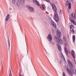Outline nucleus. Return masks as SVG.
Listing matches in <instances>:
<instances>
[{
    "label": "nucleus",
    "mask_w": 76,
    "mask_h": 76,
    "mask_svg": "<svg viewBox=\"0 0 76 76\" xmlns=\"http://www.w3.org/2000/svg\"><path fill=\"white\" fill-rule=\"evenodd\" d=\"M25 1L24 0H20V3L21 4H23V3H24V2Z\"/></svg>",
    "instance_id": "23"
},
{
    "label": "nucleus",
    "mask_w": 76,
    "mask_h": 76,
    "mask_svg": "<svg viewBox=\"0 0 76 76\" xmlns=\"http://www.w3.org/2000/svg\"><path fill=\"white\" fill-rule=\"evenodd\" d=\"M71 17L73 18V19H76V15L75 14L73 15V14L72 13L71 14Z\"/></svg>",
    "instance_id": "14"
},
{
    "label": "nucleus",
    "mask_w": 76,
    "mask_h": 76,
    "mask_svg": "<svg viewBox=\"0 0 76 76\" xmlns=\"http://www.w3.org/2000/svg\"><path fill=\"white\" fill-rule=\"evenodd\" d=\"M65 52L66 55L67 56L68 55V49L66 47H65L64 48Z\"/></svg>",
    "instance_id": "9"
},
{
    "label": "nucleus",
    "mask_w": 76,
    "mask_h": 76,
    "mask_svg": "<svg viewBox=\"0 0 76 76\" xmlns=\"http://www.w3.org/2000/svg\"><path fill=\"white\" fill-rule=\"evenodd\" d=\"M43 9L44 10H45V6H43Z\"/></svg>",
    "instance_id": "27"
},
{
    "label": "nucleus",
    "mask_w": 76,
    "mask_h": 76,
    "mask_svg": "<svg viewBox=\"0 0 76 76\" xmlns=\"http://www.w3.org/2000/svg\"><path fill=\"white\" fill-rule=\"evenodd\" d=\"M71 34H75V30H74V28H72V30H70L69 34L70 35Z\"/></svg>",
    "instance_id": "12"
},
{
    "label": "nucleus",
    "mask_w": 76,
    "mask_h": 76,
    "mask_svg": "<svg viewBox=\"0 0 76 76\" xmlns=\"http://www.w3.org/2000/svg\"><path fill=\"white\" fill-rule=\"evenodd\" d=\"M27 7H28L30 11L32 12L34 11V8L32 7H30L29 5L27 6Z\"/></svg>",
    "instance_id": "5"
},
{
    "label": "nucleus",
    "mask_w": 76,
    "mask_h": 76,
    "mask_svg": "<svg viewBox=\"0 0 76 76\" xmlns=\"http://www.w3.org/2000/svg\"><path fill=\"white\" fill-rule=\"evenodd\" d=\"M75 28V27L73 25H71L70 26V30H71L72 29H74Z\"/></svg>",
    "instance_id": "19"
},
{
    "label": "nucleus",
    "mask_w": 76,
    "mask_h": 76,
    "mask_svg": "<svg viewBox=\"0 0 76 76\" xmlns=\"http://www.w3.org/2000/svg\"><path fill=\"white\" fill-rule=\"evenodd\" d=\"M68 8L69 9H71V3H69L68 5Z\"/></svg>",
    "instance_id": "21"
},
{
    "label": "nucleus",
    "mask_w": 76,
    "mask_h": 76,
    "mask_svg": "<svg viewBox=\"0 0 76 76\" xmlns=\"http://www.w3.org/2000/svg\"><path fill=\"white\" fill-rule=\"evenodd\" d=\"M10 73H11V70H10Z\"/></svg>",
    "instance_id": "33"
},
{
    "label": "nucleus",
    "mask_w": 76,
    "mask_h": 76,
    "mask_svg": "<svg viewBox=\"0 0 76 76\" xmlns=\"http://www.w3.org/2000/svg\"><path fill=\"white\" fill-rule=\"evenodd\" d=\"M12 73H10V74L9 76H12Z\"/></svg>",
    "instance_id": "31"
},
{
    "label": "nucleus",
    "mask_w": 76,
    "mask_h": 76,
    "mask_svg": "<svg viewBox=\"0 0 76 76\" xmlns=\"http://www.w3.org/2000/svg\"><path fill=\"white\" fill-rule=\"evenodd\" d=\"M71 23H72L74 25H76V22L75 20H73L71 22Z\"/></svg>",
    "instance_id": "18"
},
{
    "label": "nucleus",
    "mask_w": 76,
    "mask_h": 76,
    "mask_svg": "<svg viewBox=\"0 0 76 76\" xmlns=\"http://www.w3.org/2000/svg\"><path fill=\"white\" fill-rule=\"evenodd\" d=\"M48 41H51V40H52V36L51 34H49L47 37Z\"/></svg>",
    "instance_id": "4"
},
{
    "label": "nucleus",
    "mask_w": 76,
    "mask_h": 76,
    "mask_svg": "<svg viewBox=\"0 0 76 76\" xmlns=\"http://www.w3.org/2000/svg\"><path fill=\"white\" fill-rule=\"evenodd\" d=\"M63 10H60V14H62V13H63Z\"/></svg>",
    "instance_id": "26"
},
{
    "label": "nucleus",
    "mask_w": 76,
    "mask_h": 76,
    "mask_svg": "<svg viewBox=\"0 0 76 76\" xmlns=\"http://www.w3.org/2000/svg\"><path fill=\"white\" fill-rule=\"evenodd\" d=\"M69 3V1H66V4H65V7H66L68 6V4Z\"/></svg>",
    "instance_id": "16"
},
{
    "label": "nucleus",
    "mask_w": 76,
    "mask_h": 76,
    "mask_svg": "<svg viewBox=\"0 0 76 76\" xmlns=\"http://www.w3.org/2000/svg\"><path fill=\"white\" fill-rule=\"evenodd\" d=\"M65 46H67V42H65Z\"/></svg>",
    "instance_id": "29"
},
{
    "label": "nucleus",
    "mask_w": 76,
    "mask_h": 76,
    "mask_svg": "<svg viewBox=\"0 0 76 76\" xmlns=\"http://www.w3.org/2000/svg\"><path fill=\"white\" fill-rule=\"evenodd\" d=\"M63 76H66V75H65V73L63 72L62 74Z\"/></svg>",
    "instance_id": "28"
},
{
    "label": "nucleus",
    "mask_w": 76,
    "mask_h": 76,
    "mask_svg": "<svg viewBox=\"0 0 76 76\" xmlns=\"http://www.w3.org/2000/svg\"><path fill=\"white\" fill-rule=\"evenodd\" d=\"M51 6L52 7V9L54 11L55 13L53 16V18L56 22H58L59 20V18L57 13V8L54 4H52Z\"/></svg>",
    "instance_id": "1"
},
{
    "label": "nucleus",
    "mask_w": 76,
    "mask_h": 76,
    "mask_svg": "<svg viewBox=\"0 0 76 76\" xmlns=\"http://www.w3.org/2000/svg\"><path fill=\"white\" fill-rule=\"evenodd\" d=\"M51 24L52 25H53V27H54L55 28H56V23H54V21H51Z\"/></svg>",
    "instance_id": "10"
},
{
    "label": "nucleus",
    "mask_w": 76,
    "mask_h": 76,
    "mask_svg": "<svg viewBox=\"0 0 76 76\" xmlns=\"http://www.w3.org/2000/svg\"><path fill=\"white\" fill-rule=\"evenodd\" d=\"M71 55L74 58H76V55L75 54V52H74V51L73 50H72L71 51Z\"/></svg>",
    "instance_id": "8"
},
{
    "label": "nucleus",
    "mask_w": 76,
    "mask_h": 76,
    "mask_svg": "<svg viewBox=\"0 0 76 76\" xmlns=\"http://www.w3.org/2000/svg\"><path fill=\"white\" fill-rule=\"evenodd\" d=\"M67 62L69 66H70L71 67L73 68V64H72V62H71L69 60H67Z\"/></svg>",
    "instance_id": "7"
},
{
    "label": "nucleus",
    "mask_w": 76,
    "mask_h": 76,
    "mask_svg": "<svg viewBox=\"0 0 76 76\" xmlns=\"http://www.w3.org/2000/svg\"><path fill=\"white\" fill-rule=\"evenodd\" d=\"M54 40L58 44H60V43L61 44H63L62 39H59L58 37L57 36L55 37Z\"/></svg>",
    "instance_id": "2"
},
{
    "label": "nucleus",
    "mask_w": 76,
    "mask_h": 76,
    "mask_svg": "<svg viewBox=\"0 0 76 76\" xmlns=\"http://www.w3.org/2000/svg\"><path fill=\"white\" fill-rule=\"evenodd\" d=\"M10 15L9 14L7 15V16L6 17L5 20L6 22H7L8 20H9V19Z\"/></svg>",
    "instance_id": "13"
},
{
    "label": "nucleus",
    "mask_w": 76,
    "mask_h": 76,
    "mask_svg": "<svg viewBox=\"0 0 76 76\" xmlns=\"http://www.w3.org/2000/svg\"><path fill=\"white\" fill-rule=\"evenodd\" d=\"M19 76H22V75H21V74H20V75H19Z\"/></svg>",
    "instance_id": "32"
},
{
    "label": "nucleus",
    "mask_w": 76,
    "mask_h": 76,
    "mask_svg": "<svg viewBox=\"0 0 76 76\" xmlns=\"http://www.w3.org/2000/svg\"><path fill=\"white\" fill-rule=\"evenodd\" d=\"M8 43H9V50L10 48V39H8Z\"/></svg>",
    "instance_id": "22"
},
{
    "label": "nucleus",
    "mask_w": 76,
    "mask_h": 76,
    "mask_svg": "<svg viewBox=\"0 0 76 76\" xmlns=\"http://www.w3.org/2000/svg\"><path fill=\"white\" fill-rule=\"evenodd\" d=\"M73 42H75V35H73L72 37Z\"/></svg>",
    "instance_id": "20"
},
{
    "label": "nucleus",
    "mask_w": 76,
    "mask_h": 76,
    "mask_svg": "<svg viewBox=\"0 0 76 76\" xmlns=\"http://www.w3.org/2000/svg\"><path fill=\"white\" fill-rule=\"evenodd\" d=\"M69 20L71 21V22L72 21V20H72V18L71 17L69 18Z\"/></svg>",
    "instance_id": "24"
},
{
    "label": "nucleus",
    "mask_w": 76,
    "mask_h": 76,
    "mask_svg": "<svg viewBox=\"0 0 76 76\" xmlns=\"http://www.w3.org/2000/svg\"><path fill=\"white\" fill-rule=\"evenodd\" d=\"M63 39L64 42H67V38L65 36H63Z\"/></svg>",
    "instance_id": "15"
},
{
    "label": "nucleus",
    "mask_w": 76,
    "mask_h": 76,
    "mask_svg": "<svg viewBox=\"0 0 76 76\" xmlns=\"http://www.w3.org/2000/svg\"><path fill=\"white\" fill-rule=\"evenodd\" d=\"M49 76H50V75H49Z\"/></svg>",
    "instance_id": "34"
},
{
    "label": "nucleus",
    "mask_w": 76,
    "mask_h": 76,
    "mask_svg": "<svg viewBox=\"0 0 76 76\" xmlns=\"http://www.w3.org/2000/svg\"><path fill=\"white\" fill-rule=\"evenodd\" d=\"M57 34L58 37H59L60 38H61V33L60 30H57Z\"/></svg>",
    "instance_id": "3"
},
{
    "label": "nucleus",
    "mask_w": 76,
    "mask_h": 76,
    "mask_svg": "<svg viewBox=\"0 0 76 76\" xmlns=\"http://www.w3.org/2000/svg\"><path fill=\"white\" fill-rule=\"evenodd\" d=\"M66 71L68 73L69 75H71V76H73V73L72 72V71L70 70V69H69L68 68L66 69Z\"/></svg>",
    "instance_id": "6"
},
{
    "label": "nucleus",
    "mask_w": 76,
    "mask_h": 76,
    "mask_svg": "<svg viewBox=\"0 0 76 76\" xmlns=\"http://www.w3.org/2000/svg\"><path fill=\"white\" fill-rule=\"evenodd\" d=\"M33 1H34L36 4L37 6H40L39 2L38 1H37V0H33Z\"/></svg>",
    "instance_id": "11"
},
{
    "label": "nucleus",
    "mask_w": 76,
    "mask_h": 76,
    "mask_svg": "<svg viewBox=\"0 0 76 76\" xmlns=\"http://www.w3.org/2000/svg\"><path fill=\"white\" fill-rule=\"evenodd\" d=\"M18 1H19V0H18ZM12 2L13 4H15V0H12Z\"/></svg>",
    "instance_id": "25"
},
{
    "label": "nucleus",
    "mask_w": 76,
    "mask_h": 76,
    "mask_svg": "<svg viewBox=\"0 0 76 76\" xmlns=\"http://www.w3.org/2000/svg\"><path fill=\"white\" fill-rule=\"evenodd\" d=\"M46 0V1H47L48 3H50V1H49V0Z\"/></svg>",
    "instance_id": "30"
},
{
    "label": "nucleus",
    "mask_w": 76,
    "mask_h": 76,
    "mask_svg": "<svg viewBox=\"0 0 76 76\" xmlns=\"http://www.w3.org/2000/svg\"><path fill=\"white\" fill-rule=\"evenodd\" d=\"M57 47L58 48V49L59 51H61V47L60 46V45H57Z\"/></svg>",
    "instance_id": "17"
}]
</instances>
